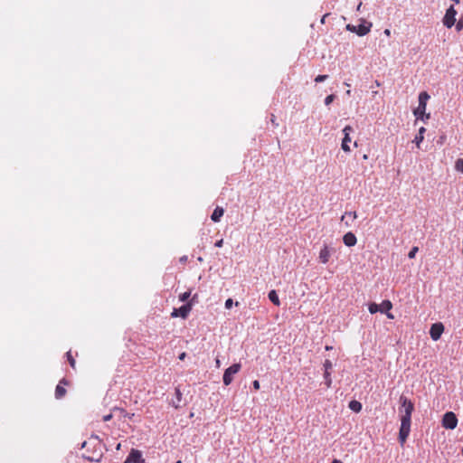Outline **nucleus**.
Wrapping results in <instances>:
<instances>
[{
    "label": "nucleus",
    "mask_w": 463,
    "mask_h": 463,
    "mask_svg": "<svg viewBox=\"0 0 463 463\" xmlns=\"http://www.w3.org/2000/svg\"><path fill=\"white\" fill-rule=\"evenodd\" d=\"M400 402L402 405L401 411L403 412V414L401 416V419H411V414L414 410V405L411 402V400H409L407 397L402 395L400 397Z\"/></svg>",
    "instance_id": "obj_1"
},
{
    "label": "nucleus",
    "mask_w": 463,
    "mask_h": 463,
    "mask_svg": "<svg viewBox=\"0 0 463 463\" xmlns=\"http://www.w3.org/2000/svg\"><path fill=\"white\" fill-rule=\"evenodd\" d=\"M411 431V420L401 419V427L399 431V441L402 446L406 442Z\"/></svg>",
    "instance_id": "obj_2"
},
{
    "label": "nucleus",
    "mask_w": 463,
    "mask_h": 463,
    "mask_svg": "<svg viewBox=\"0 0 463 463\" xmlns=\"http://www.w3.org/2000/svg\"><path fill=\"white\" fill-rule=\"evenodd\" d=\"M430 99V95L426 91H422L419 95V105L414 110V115L419 118H422L426 111L427 101Z\"/></svg>",
    "instance_id": "obj_3"
},
{
    "label": "nucleus",
    "mask_w": 463,
    "mask_h": 463,
    "mask_svg": "<svg viewBox=\"0 0 463 463\" xmlns=\"http://www.w3.org/2000/svg\"><path fill=\"white\" fill-rule=\"evenodd\" d=\"M241 368V364H233L230 367H228L223 373V383L224 385L228 386L230 385L233 381V375H235L237 373L240 372Z\"/></svg>",
    "instance_id": "obj_4"
},
{
    "label": "nucleus",
    "mask_w": 463,
    "mask_h": 463,
    "mask_svg": "<svg viewBox=\"0 0 463 463\" xmlns=\"http://www.w3.org/2000/svg\"><path fill=\"white\" fill-rule=\"evenodd\" d=\"M458 425V418L452 411H448L443 415L442 427L448 430H454Z\"/></svg>",
    "instance_id": "obj_5"
},
{
    "label": "nucleus",
    "mask_w": 463,
    "mask_h": 463,
    "mask_svg": "<svg viewBox=\"0 0 463 463\" xmlns=\"http://www.w3.org/2000/svg\"><path fill=\"white\" fill-rule=\"evenodd\" d=\"M334 251L335 250L333 248L329 247L327 244H324L319 250V262L322 264H326L329 261L331 255Z\"/></svg>",
    "instance_id": "obj_6"
},
{
    "label": "nucleus",
    "mask_w": 463,
    "mask_h": 463,
    "mask_svg": "<svg viewBox=\"0 0 463 463\" xmlns=\"http://www.w3.org/2000/svg\"><path fill=\"white\" fill-rule=\"evenodd\" d=\"M191 310H192V303H186V304L183 305L182 307H180L179 308H175L173 310V312L171 313V317H180L185 319L188 317Z\"/></svg>",
    "instance_id": "obj_7"
},
{
    "label": "nucleus",
    "mask_w": 463,
    "mask_h": 463,
    "mask_svg": "<svg viewBox=\"0 0 463 463\" xmlns=\"http://www.w3.org/2000/svg\"><path fill=\"white\" fill-rule=\"evenodd\" d=\"M457 11L453 6H450L445 14L443 24L446 27L451 28L456 23Z\"/></svg>",
    "instance_id": "obj_8"
},
{
    "label": "nucleus",
    "mask_w": 463,
    "mask_h": 463,
    "mask_svg": "<svg viewBox=\"0 0 463 463\" xmlns=\"http://www.w3.org/2000/svg\"><path fill=\"white\" fill-rule=\"evenodd\" d=\"M443 332H444V326L440 322L431 325L430 329V337L434 341L439 340Z\"/></svg>",
    "instance_id": "obj_9"
},
{
    "label": "nucleus",
    "mask_w": 463,
    "mask_h": 463,
    "mask_svg": "<svg viewBox=\"0 0 463 463\" xmlns=\"http://www.w3.org/2000/svg\"><path fill=\"white\" fill-rule=\"evenodd\" d=\"M372 24H359L358 26L348 24L346 26L347 30L353 33H357L359 36L366 35L371 30Z\"/></svg>",
    "instance_id": "obj_10"
},
{
    "label": "nucleus",
    "mask_w": 463,
    "mask_h": 463,
    "mask_svg": "<svg viewBox=\"0 0 463 463\" xmlns=\"http://www.w3.org/2000/svg\"><path fill=\"white\" fill-rule=\"evenodd\" d=\"M353 131V128L351 126H345V128L343 129V132L345 134V137L343 138V141H342V149L345 151V152H350L351 151V148L348 145L349 142H351V137H350V133Z\"/></svg>",
    "instance_id": "obj_11"
},
{
    "label": "nucleus",
    "mask_w": 463,
    "mask_h": 463,
    "mask_svg": "<svg viewBox=\"0 0 463 463\" xmlns=\"http://www.w3.org/2000/svg\"><path fill=\"white\" fill-rule=\"evenodd\" d=\"M70 384V382L66 380L65 378L61 379L59 383L57 384L55 388V398L56 399H61L65 396L67 391L65 389V386H68Z\"/></svg>",
    "instance_id": "obj_12"
},
{
    "label": "nucleus",
    "mask_w": 463,
    "mask_h": 463,
    "mask_svg": "<svg viewBox=\"0 0 463 463\" xmlns=\"http://www.w3.org/2000/svg\"><path fill=\"white\" fill-rule=\"evenodd\" d=\"M128 462L144 463V459L142 458V453L137 449H131L126 460V463Z\"/></svg>",
    "instance_id": "obj_13"
},
{
    "label": "nucleus",
    "mask_w": 463,
    "mask_h": 463,
    "mask_svg": "<svg viewBox=\"0 0 463 463\" xmlns=\"http://www.w3.org/2000/svg\"><path fill=\"white\" fill-rule=\"evenodd\" d=\"M343 241L347 247H353L356 244L357 239L353 232H349L344 235Z\"/></svg>",
    "instance_id": "obj_14"
},
{
    "label": "nucleus",
    "mask_w": 463,
    "mask_h": 463,
    "mask_svg": "<svg viewBox=\"0 0 463 463\" xmlns=\"http://www.w3.org/2000/svg\"><path fill=\"white\" fill-rule=\"evenodd\" d=\"M425 132L426 128L424 127L420 128L418 134L416 135L415 138L412 141L413 143H415L418 148H420V144L424 139Z\"/></svg>",
    "instance_id": "obj_15"
},
{
    "label": "nucleus",
    "mask_w": 463,
    "mask_h": 463,
    "mask_svg": "<svg viewBox=\"0 0 463 463\" xmlns=\"http://www.w3.org/2000/svg\"><path fill=\"white\" fill-rule=\"evenodd\" d=\"M223 213H224L223 208L217 206L211 215L212 221L214 222H218L221 220V218L222 217Z\"/></svg>",
    "instance_id": "obj_16"
},
{
    "label": "nucleus",
    "mask_w": 463,
    "mask_h": 463,
    "mask_svg": "<svg viewBox=\"0 0 463 463\" xmlns=\"http://www.w3.org/2000/svg\"><path fill=\"white\" fill-rule=\"evenodd\" d=\"M392 308V304L390 300H383L381 305H379V312L386 313Z\"/></svg>",
    "instance_id": "obj_17"
},
{
    "label": "nucleus",
    "mask_w": 463,
    "mask_h": 463,
    "mask_svg": "<svg viewBox=\"0 0 463 463\" xmlns=\"http://www.w3.org/2000/svg\"><path fill=\"white\" fill-rule=\"evenodd\" d=\"M269 299L275 305V306H279L280 305V301H279V296L276 292V290H270L269 292Z\"/></svg>",
    "instance_id": "obj_18"
},
{
    "label": "nucleus",
    "mask_w": 463,
    "mask_h": 463,
    "mask_svg": "<svg viewBox=\"0 0 463 463\" xmlns=\"http://www.w3.org/2000/svg\"><path fill=\"white\" fill-rule=\"evenodd\" d=\"M83 458L88 459L89 461H99L101 458V453L94 451L91 455L83 454Z\"/></svg>",
    "instance_id": "obj_19"
},
{
    "label": "nucleus",
    "mask_w": 463,
    "mask_h": 463,
    "mask_svg": "<svg viewBox=\"0 0 463 463\" xmlns=\"http://www.w3.org/2000/svg\"><path fill=\"white\" fill-rule=\"evenodd\" d=\"M349 408L354 412H359L362 410V404L357 401H352L349 402Z\"/></svg>",
    "instance_id": "obj_20"
},
{
    "label": "nucleus",
    "mask_w": 463,
    "mask_h": 463,
    "mask_svg": "<svg viewBox=\"0 0 463 463\" xmlns=\"http://www.w3.org/2000/svg\"><path fill=\"white\" fill-rule=\"evenodd\" d=\"M66 356H67V359H68V362L70 364V365L71 366L72 369H75L76 368V361L75 359L73 358L72 354H71V351H68L66 353Z\"/></svg>",
    "instance_id": "obj_21"
},
{
    "label": "nucleus",
    "mask_w": 463,
    "mask_h": 463,
    "mask_svg": "<svg viewBox=\"0 0 463 463\" xmlns=\"http://www.w3.org/2000/svg\"><path fill=\"white\" fill-rule=\"evenodd\" d=\"M455 169L458 172H460L463 174V158L457 159V161L455 162Z\"/></svg>",
    "instance_id": "obj_22"
},
{
    "label": "nucleus",
    "mask_w": 463,
    "mask_h": 463,
    "mask_svg": "<svg viewBox=\"0 0 463 463\" xmlns=\"http://www.w3.org/2000/svg\"><path fill=\"white\" fill-rule=\"evenodd\" d=\"M191 297V291H186L179 295V300L182 302H185Z\"/></svg>",
    "instance_id": "obj_23"
},
{
    "label": "nucleus",
    "mask_w": 463,
    "mask_h": 463,
    "mask_svg": "<svg viewBox=\"0 0 463 463\" xmlns=\"http://www.w3.org/2000/svg\"><path fill=\"white\" fill-rule=\"evenodd\" d=\"M368 309H369V312L371 314H374L376 312H379V305H377L376 303H371L369 305V308Z\"/></svg>",
    "instance_id": "obj_24"
},
{
    "label": "nucleus",
    "mask_w": 463,
    "mask_h": 463,
    "mask_svg": "<svg viewBox=\"0 0 463 463\" xmlns=\"http://www.w3.org/2000/svg\"><path fill=\"white\" fill-rule=\"evenodd\" d=\"M324 377H325V380H326V387L329 388L331 386V383H332V379H331V376H330V373L329 372H325Z\"/></svg>",
    "instance_id": "obj_25"
},
{
    "label": "nucleus",
    "mask_w": 463,
    "mask_h": 463,
    "mask_svg": "<svg viewBox=\"0 0 463 463\" xmlns=\"http://www.w3.org/2000/svg\"><path fill=\"white\" fill-rule=\"evenodd\" d=\"M335 99V96L334 94H330L328 95L326 99H325V104L326 106L330 105Z\"/></svg>",
    "instance_id": "obj_26"
},
{
    "label": "nucleus",
    "mask_w": 463,
    "mask_h": 463,
    "mask_svg": "<svg viewBox=\"0 0 463 463\" xmlns=\"http://www.w3.org/2000/svg\"><path fill=\"white\" fill-rule=\"evenodd\" d=\"M418 250H419L418 247H413V248L410 250V252L408 253V257H409L410 259H413V258L415 257L416 253L418 252Z\"/></svg>",
    "instance_id": "obj_27"
},
{
    "label": "nucleus",
    "mask_w": 463,
    "mask_h": 463,
    "mask_svg": "<svg viewBox=\"0 0 463 463\" xmlns=\"http://www.w3.org/2000/svg\"><path fill=\"white\" fill-rule=\"evenodd\" d=\"M327 78H328L327 75H318V76L316 77L315 81L317 83L322 82V81L326 80Z\"/></svg>",
    "instance_id": "obj_28"
},
{
    "label": "nucleus",
    "mask_w": 463,
    "mask_h": 463,
    "mask_svg": "<svg viewBox=\"0 0 463 463\" xmlns=\"http://www.w3.org/2000/svg\"><path fill=\"white\" fill-rule=\"evenodd\" d=\"M325 372H329V370L332 368V363L329 360H326L324 363Z\"/></svg>",
    "instance_id": "obj_29"
},
{
    "label": "nucleus",
    "mask_w": 463,
    "mask_h": 463,
    "mask_svg": "<svg viewBox=\"0 0 463 463\" xmlns=\"http://www.w3.org/2000/svg\"><path fill=\"white\" fill-rule=\"evenodd\" d=\"M232 305H233V301H232V298H228V299L225 301V307H226L227 309L232 308Z\"/></svg>",
    "instance_id": "obj_30"
},
{
    "label": "nucleus",
    "mask_w": 463,
    "mask_h": 463,
    "mask_svg": "<svg viewBox=\"0 0 463 463\" xmlns=\"http://www.w3.org/2000/svg\"><path fill=\"white\" fill-rule=\"evenodd\" d=\"M252 385H253V388L257 391L260 390V384L258 380L253 381Z\"/></svg>",
    "instance_id": "obj_31"
},
{
    "label": "nucleus",
    "mask_w": 463,
    "mask_h": 463,
    "mask_svg": "<svg viewBox=\"0 0 463 463\" xmlns=\"http://www.w3.org/2000/svg\"><path fill=\"white\" fill-rule=\"evenodd\" d=\"M345 214L352 217L354 220L357 218L356 212H349V213H345Z\"/></svg>",
    "instance_id": "obj_32"
},
{
    "label": "nucleus",
    "mask_w": 463,
    "mask_h": 463,
    "mask_svg": "<svg viewBox=\"0 0 463 463\" xmlns=\"http://www.w3.org/2000/svg\"><path fill=\"white\" fill-rule=\"evenodd\" d=\"M197 298H198V295L195 294L192 297V298L190 299V301H188L187 303H192V306L197 301Z\"/></svg>",
    "instance_id": "obj_33"
},
{
    "label": "nucleus",
    "mask_w": 463,
    "mask_h": 463,
    "mask_svg": "<svg viewBox=\"0 0 463 463\" xmlns=\"http://www.w3.org/2000/svg\"><path fill=\"white\" fill-rule=\"evenodd\" d=\"M112 418H113L112 413L107 414V415L103 416V421H109V420H110Z\"/></svg>",
    "instance_id": "obj_34"
},
{
    "label": "nucleus",
    "mask_w": 463,
    "mask_h": 463,
    "mask_svg": "<svg viewBox=\"0 0 463 463\" xmlns=\"http://www.w3.org/2000/svg\"><path fill=\"white\" fill-rule=\"evenodd\" d=\"M223 244V240L221 239L215 242V247L221 248Z\"/></svg>",
    "instance_id": "obj_35"
},
{
    "label": "nucleus",
    "mask_w": 463,
    "mask_h": 463,
    "mask_svg": "<svg viewBox=\"0 0 463 463\" xmlns=\"http://www.w3.org/2000/svg\"><path fill=\"white\" fill-rule=\"evenodd\" d=\"M185 356H186V353H185V352H183V353H181V354H179L178 358H179L180 360H184Z\"/></svg>",
    "instance_id": "obj_36"
},
{
    "label": "nucleus",
    "mask_w": 463,
    "mask_h": 463,
    "mask_svg": "<svg viewBox=\"0 0 463 463\" xmlns=\"http://www.w3.org/2000/svg\"><path fill=\"white\" fill-rule=\"evenodd\" d=\"M385 314H386V317L389 319H393L394 318V316L390 311L386 312Z\"/></svg>",
    "instance_id": "obj_37"
},
{
    "label": "nucleus",
    "mask_w": 463,
    "mask_h": 463,
    "mask_svg": "<svg viewBox=\"0 0 463 463\" xmlns=\"http://www.w3.org/2000/svg\"><path fill=\"white\" fill-rule=\"evenodd\" d=\"M180 261L183 262V263L186 262L187 261V256L181 257L180 258Z\"/></svg>",
    "instance_id": "obj_38"
},
{
    "label": "nucleus",
    "mask_w": 463,
    "mask_h": 463,
    "mask_svg": "<svg viewBox=\"0 0 463 463\" xmlns=\"http://www.w3.org/2000/svg\"><path fill=\"white\" fill-rule=\"evenodd\" d=\"M384 34H385L386 36H390V35H391V31H390L389 29H385V30H384Z\"/></svg>",
    "instance_id": "obj_39"
},
{
    "label": "nucleus",
    "mask_w": 463,
    "mask_h": 463,
    "mask_svg": "<svg viewBox=\"0 0 463 463\" xmlns=\"http://www.w3.org/2000/svg\"><path fill=\"white\" fill-rule=\"evenodd\" d=\"M461 27H462V24H461V22H458V24H457V28L459 30Z\"/></svg>",
    "instance_id": "obj_40"
},
{
    "label": "nucleus",
    "mask_w": 463,
    "mask_h": 463,
    "mask_svg": "<svg viewBox=\"0 0 463 463\" xmlns=\"http://www.w3.org/2000/svg\"><path fill=\"white\" fill-rule=\"evenodd\" d=\"M176 395H177L178 399H180V397H181V392H180V391H179V390H176Z\"/></svg>",
    "instance_id": "obj_41"
},
{
    "label": "nucleus",
    "mask_w": 463,
    "mask_h": 463,
    "mask_svg": "<svg viewBox=\"0 0 463 463\" xmlns=\"http://www.w3.org/2000/svg\"><path fill=\"white\" fill-rule=\"evenodd\" d=\"M332 463H343V462L341 460H339V459H334L332 461Z\"/></svg>",
    "instance_id": "obj_42"
},
{
    "label": "nucleus",
    "mask_w": 463,
    "mask_h": 463,
    "mask_svg": "<svg viewBox=\"0 0 463 463\" xmlns=\"http://www.w3.org/2000/svg\"><path fill=\"white\" fill-rule=\"evenodd\" d=\"M216 366L220 367V360L219 359H216Z\"/></svg>",
    "instance_id": "obj_43"
},
{
    "label": "nucleus",
    "mask_w": 463,
    "mask_h": 463,
    "mask_svg": "<svg viewBox=\"0 0 463 463\" xmlns=\"http://www.w3.org/2000/svg\"><path fill=\"white\" fill-rule=\"evenodd\" d=\"M331 349H332V346H328V345L326 346V350H331Z\"/></svg>",
    "instance_id": "obj_44"
},
{
    "label": "nucleus",
    "mask_w": 463,
    "mask_h": 463,
    "mask_svg": "<svg viewBox=\"0 0 463 463\" xmlns=\"http://www.w3.org/2000/svg\"><path fill=\"white\" fill-rule=\"evenodd\" d=\"M363 158H364V160H366V159L368 158V156H367V155H364Z\"/></svg>",
    "instance_id": "obj_45"
},
{
    "label": "nucleus",
    "mask_w": 463,
    "mask_h": 463,
    "mask_svg": "<svg viewBox=\"0 0 463 463\" xmlns=\"http://www.w3.org/2000/svg\"><path fill=\"white\" fill-rule=\"evenodd\" d=\"M346 94H347V95H350V94H351V90H348L346 91Z\"/></svg>",
    "instance_id": "obj_46"
},
{
    "label": "nucleus",
    "mask_w": 463,
    "mask_h": 463,
    "mask_svg": "<svg viewBox=\"0 0 463 463\" xmlns=\"http://www.w3.org/2000/svg\"><path fill=\"white\" fill-rule=\"evenodd\" d=\"M87 446V442H83L82 444V448L86 447Z\"/></svg>",
    "instance_id": "obj_47"
},
{
    "label": "nucleus",
    "mask_w": 463,
    "mask_h": 463,
    "mask_svg": "<svg viewBox=\"0 0 463 463\" xmlns=\"http://www.w3.org/2000/svg\"><path fill=\"white\" fill-rule=\"evenodd\" d=\"M176 463H181V461H180V460H178Z\"/></svg>",
    "instance_id": "obj_48"
}]
</instances>
